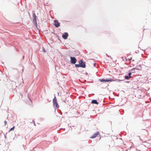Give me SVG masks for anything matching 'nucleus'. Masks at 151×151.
I'll use <instances>...</instances> for the list:
<instances>
[{
    "mask_svg": "<svg viewBox=\"0 0 151 151\" xmlns=\"http://www.w3.org/2000/svg\"><path fill=\"white\" fill-rule=\"evenodd\" d=\"M53 102L54 106H55L56 108H58L59 106L58 105L55 96L54 97L53 99Z\"/></svg>",
    "mask_w": 151,
    "mask_h": 151,
    "instance_id": "obj_1",
    "label": "nucleus"
},
{
    "mask_svg": "<svg viewBox=\"0 0 151 151\" xmlns=\"http://www.w3.org/2000/svg\"><path fill=\"white\" fill-rule=\"evenodd\" d=\"M99 81L101 82H111L114 81V80L111 79L110 78L109 79H101L99 80Z\"/></svg>",
    "mask_w": 151,
    "mask_h": 151,
    "instance_id": "obj_2",
    "label": "nucleus"
},
{
    "mask_svg": "<svg viewBox=\"0 0 151 151\" xmlns=\"http://www.w3.org/2000/svg\"><path fill=\"white\" fill-rule=\"evenodd\" d=\"M78 63L80 64V67L85 68L86 67V65L83 62L82 60H80L78 62Z\"/></svg>",
    "mask_w": 151,
    "mask_h": 151,
    "instance_id": "obj_3",
    "label": "nucleus"
},
{
    "mask_svg": "<svg viewBox=\"0 0 151 151\" xmlns=\"http://www.w3.org/2000/svg\"><path fill=\"white\" fill-rule=\"evenodd\" d=\"M71 62L73 64H75L76 61L77 60L75 57H71Z\"/></svg>",
    "mask_w": 151,
    "mask_h": 151,
    "instance_id": "obj_4",
    "label": "nucleus"
},
{
    "mask_svg": "<svg viewBox=\"0 0 151 151\" xmlns=\"http://www.w3.org/2000/svg\"><path fill=\"white\" fill-rule=\"evenodd\" d=\"M99 134V132H96V133H94L93 135H92L90 138L93 139L96 137Z\"/></svg>",
    "mask_w": 151,
    "mask_h": 151,
    "instance_id": "obj_5",
    "label": "nucleus"
},
{
    "mask_svg": "<svg viewBox=\"0 0 151 151\" xmlns=\"http://www.w3.org/2000/svg\"><path fill=\"white\" fill-rule=\"evenodd\" d=\"M54 25L55 27H58L60 26L59 23L58 22L57 20H54Z\"/></svg>",
    "mask_w": 151,
    "mask_h": 151,
    "instance_id": "obj_6",
    "label": "nucleus"
},
{
    "mask_svg": "<svg viewBox=\"0 0 151 151\" xmlns=\"http://www.w3.org/2000/svg\"><path fill=\"white\" fill-rule=\"evenodd\" d=\"M68 36V33L65 32L64 34L62 35V37L64 39H66L67 38Z\"/></svg>",
    "mask_w": 151,
    "mask_h": 151,
    "instance_id": "obj_7",
    "label": "nucleus"
},
{
    "mask_svg": "<svg viewBox=\"0 0 151 151\" xmlns=\"http://www.w3.org/2000/svg\"><path fill=\"white\" fill-rule=\"evenodd\" d=\"M36 16L35 13L33 14V20L34 22H36Z\"/></svg>",
    "mask_w": 151,
    "mask_h": 151,
    "instance_id": "obj_8",
    "label": "nucleus"
},
{
    "mask_svg": "<svg viewBox=\"0 0 151 151\" xmlns=\"http://www.w3.org/2000/svg\"><path fill=\"white\" fill-rule=\"evenodd\" d=\"M91 103L96 104H98V103L97 101L96 100H95L92 101H91Z\"/></svg>",
    "mask_w": 151,
    "mask_h": 151,
    "instance_id": "obj_9",
    "label": "nucleus"
},
{
    "mask_svg": "<svg viewBox=\"0 0 151 151\" xmlns=\"http://www.w3.org/2000/svg\"><path fill=\"white\" fill-rule=\"evenodd\" d=\"M26 103L27 104H28V105H30L32 104V101H28L26 102Z\"/></svg>",
    "mask_w": 151,
    "mask_h": 151,
    "instance_id": "obj_10",
    "label": "nucleus"
},
{
    "mask_svg": "<svg viewBox=\"0 0 151 151\" xmlns=\"http://www.w3.org/2000/svg\"><path fill=\"white\" fill-rule=\"evenodd\" d=\"M75 67L76 68H78V67H80V64H79V63L78 64H75Z\"/></svg>",
    "mask_w": 151,
    "mask_h": 151,
    "instance_id": "obj_11",
    "label": "nucleus"
},
{
    "mask_svg": "<svg viewBox=\"0 0 151 151\" xmlns=\"http://www.w3.org/2000/svg\"><path fill=\"white\" fill-rule=\"evenodd\" d=\"M129 78V77L128 76H125V78L126 79H128Z\"/></svg>",
    "mask_w": 151,
    "mask_h": 151,
    "instance_id": "obj_12",
    "label": "nucleus"
},
{
    "mask_svg": "<svg viewBox=\"0 0 151 151\" xmlns=\"http://www.w3.org/2000/svg\"><path fill=\"white\" fill-rule=\"evenodd\" d=\"M14 128H15V127H12V128H11L10 129L9 131H12V130H14Z\"/></svg>",
    "mask_w": 151,
    "mask_h": 151,
    "instance_id": "obj_13",
    "label": "nucleus"
},
{
    "mask_svg": "<svg viewBox=\"0 0 151 151\" xmlns=\"http://www.w3.org/2000/svg\"><path fill=\"white\" fill-rule=\"evenodd\" d=\"M132 74V73L130 72L128 74V75H129V78H131V75Z\"/></svg>",
    "mask_w": 151,
    "mask_h": 151,
    "instance_id": "obj_14",
    "label": "nucleus"
},
{
    "mask_svg": "<svg viewBox=\"0 0 151 151\" xmlns=\"http://www.w3.org/2000/svg\"><path fill=\"white\" fill-rule=\"evenodd\" d=\"M4 125H6V124L7 122L5 121H4Z\"/></svg>",
    "mask_w": 151,
    "mask_h": 151,
    "instance_id": "obj_15",
    "label": "nucleus"
},
{
    "mask_svg": "<svg viewBox=\"0 0 151 151\" xmlns=\"http://www.w3.org/2000/svg\"><path fill=\"white\" fill-rule=\"evenodd\" d=\"M132 58L128 59L129 60H132Z\"/></svg>",
    "mask_w": 151,
    "mask_h": 151,
    "instance_id": "obj_16",
    "label": "nucleus"
},
{
    "mask_svg": "<svg viewBox=\"0 0 151 151\" xmlns=\"http://www.w3.org/2000/svg\"><path fill=\"white\" fill-rule=\"evenodd\" d=\"M43 51H44V52H45V50L44 49L43 50Z\"/></svg>",
    "mask_w": 151,
    "mask_h": 151,
    "instance_id": "obj_17",
    "label": "nucleus"
},
{
    "mask_svg": "<svg viewBox=\"0 0 151 151\" xmlns=\"http://www.w3.org/2000/svg\"><path fill=\"white\" fill-rule=\"evenodd\" d=\"M132 61H134V60H132Z\"/></svg>",
    "mask_w": 151,
    "mask_h": 151,
    "instance_id": "obj_18",
    "label": "nucleus"
},
{
    "mask_svg": "<svg viewBox=\"0 0 151 151\" xmlns=\"http://www.w3.org/2000/svg\"><path fill=\"white\" fill-rule=\"evenodd\" d=\"M135 69V68H134V69H132V70H133V69Z\"/></svg>",
    "mask_w": 151,
    "mask_h": 151,
    "instance_id": "obj_19",
    "label": "nucleus"
},
{
    "mask_svg": "<svg viewBox=\"0 0 151 151\" xmlns=\"http://www.w3.org/2000/svg\"><path fill=\"white\" fill-rule=\"evenodd\" d=\"M23 95L22 94V96Z\"/></svg>",
    "mask_w": 151,
    "mask_h": 151,
    "instance_id": "obj_20",
    "label": "nucleus"
}]
</instances>
